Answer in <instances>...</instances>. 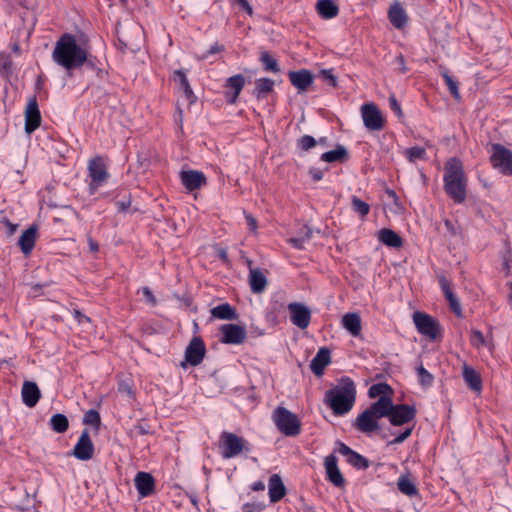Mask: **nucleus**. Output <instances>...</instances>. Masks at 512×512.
Segmentation results:
<instances>
[{
  "mask_svg": "<svg viewBox=\"0 0 512 512\" xmlns=\"http://www.w3.org/2000/svg\"><path fill=\"white\" fill-rule=\"evenodd\" d=\"M52 58L54 62L67 70L81 67L88 58L85 42L79 43L75 36L64 34L55 44Z\"/></svg>",
  "mask_w": 512,
  "mask_h": 512,
  "instance_id": "f257e3e1",
  "label": "nucleus"
},
{
  "mask_svg": "<svg viewBox=\"0 0 512 512\" xmlns=\"http://www.w3.org/2000/svg\"><path fill=\"white\" fill-rule=\"evenodd\" d=\"M356 400V387L353 380L344 377L340 382L325 394L324 401L338 416L347 414L354 406Z\"/></svg>",
  "mask_w": 512,
  "mask_h": 512,
  "instance_id": "f03ea898",
  "label": "nucleus"
},
{
  "mask_svg": "<svg viewBox=\"0 0 512 512\" xmlns=\"http://www.w3.org/2000/svg\"><path fill=\"white\" fill-rule=\"evenodd\" d=\"M444 187L446 193L456 202L462 203L466 198V177L462 162L451 158L445 165Z\"/></svg>",
  "mask_w": 512,
  "mask_h": 512,
  "instance_id": "7ed1b4c3",
  "label": "nucleus"
},
{
  "mask_svg": "<svg viewBox=\"0 0 512 512\" xmlns=\"http://www.w3.org/2000/svg\"><path fill=\"white\" fill-rule=\"evenodd\" d=\"M277 429L285 436H297L301 432V421L296 414L284 407H277L272 414Z\"/></svg>",
  "mask_w": 512,
  "mask_h": 512,
  "instance_id": "20e7f679",
  "label": "nucleus"
},
{
  "mask_svg": "<svg viewBox=\"0 0 512 512\" xmlns=\"http://www.w3.org/2000/svg\"><path fill=\"white\" fill-rule=\"evenodd\" d=\"M219 449L224 459L237 457L243 451H249L248 442L231 432H223L219 439Z\"/></svg>",
  "mask_w": 512,
  "mask_h": 512,
  "instance_id": "39448f33",
  "label": "nucleus"
},
{
  "mask_svg": "<svg viewBox=\"0 0 512 512\" xmlns=\"http://www.w3.org/2000/svg\"><path fill=\"white\" fill-rule=\"evenodd\" d=\"M88 176L90 178L89 193L94 194L99 187L105 184L109 178V173L105 161L102 157H95L88 162Z\"/></svg>",
  "mask_w": 512,
  "mask_h": 512,
  "instance_id": "423d86ee",
  "label": "nucleus"
},
{
  "mask_svg": "<svg viewBox=\"0 0 512 512\" xmlns=\"http://www.w3.org/2000/svg\"><path fill=\"white\" fill-rule=\"evenodd\" d=\"M492 166L500 173L512 176V151L500 144L492 145L491 157Z\"/></svg>",
  "mask_w": 512,
  "mask_h": 512,
  "instance_id": "0eeeda50",
  "label": "nucleus"
},
{
  "mask_svg": "<svg viewBox=\"0 0 512 512\" xmlns=\"http://www.w3.org/2000/svg\"><path fill=\"white\" fill-rule=\"evenodd\" d=\"M413 322L418 332L430 340H435L441 334V327L439 323L431 316L422 313L415 312L413 314Z\"/></svg>",
  "mask_w": 512,
  "mask_h": 512,
  "instance_id": "6e6552de",
  "label": "nucleus"
},
{
  "mask_svg": "<svg viewBox=\"0 0 512 512\" xmlns=\"http://www.w3.org/2000/svg\"><path fill=\"white\" fill-rule=\"evenodd\" d=\"M361 117L364 126L370 131H380L385 124V118L381 111L373 103H366L361 106Z\"/></svg>",
  "mask_w": 512,
  "mask_h": 512,
  "instance_id": "1a4fd4ad",
  "label": "nucleus"
},
{
  "mask_svg": "<svg viewBox=\"0 0 512 512\" xmlns=\"http://www.w3.org/2000/svg\"><path fill=\"white\" fill-rule=\"evenodd\" d=\"M290 320L299 329H306L311 322V310L307 305L300 302H292L287 305Z\"/></svg>",
  "mask_w": 512,
  "mask_h": 512,
  "instance_id": "9d476101",
  "label": "nucleus"
},
{
  "mask_svg": "<svg viewBox=\"0 0 512 512\" xmlns=\"http://www.w3.org/2000/svg\"><path fill=\"white\" fill-rule=\"evenodd\" d=\"M220 341L224 344L240 345L246 339V329L237 324H223L220 327Z\"/></svg>",
  "mask_w": 512,
  "mask_h": 512,
  "instance_id": "9b49d317",
  "label": "nucleus"
},
{
  "mask_svg": "<svg viewBox=\"0 0 512 512\" xmlns=\"http://www.w3.org/2000/svg\"><path fill=\"white\" fill-rule=\"evenodd\" d=\"M416 415V410L413 406L401 404L394 405L389 415V421L394 426H400L411 422Z\"/></svg>",
  "mask_w": 512,
  "mask_h": 512,
  "instance_id": "f8f14e48",
  "label": "nucleus"
},
{
  "mask_svg": "<svg viewBox=\"0 0 512 512\" xmlns=\"http://www.w3.org/2000/svg\"><path fill=\"white\" fill-rule=\"evenodd\" d=\"M71 454L81 461H87L93 457L94 445L87 431L81 434Z\"/></svg>",
  "mask_w": 512,
  "mask_h": 512,
  "instance_id": "ddd939ff",
  "label": "nucleus"
},
{
  "mask_svg": "<svg viewBox=\"0 0 512 512\" xmlns=\"http://www.w3.org/2000/svg\"><path fill=\"white\" fill-rule=\"evenodd\" d=\"M41 123V115L36 99H31L25 110V131L27 134L34 132Z\"/></svg>",
  "mask_w": 512,
  "mask_h": 512,
  "instance_id": "4468645a",
  "label": "nucleus"
},
{
  "mask_svg": "<svg viewBox=\"0 0 512 512\" xmlns=\"http://www.w3.org/2000/svg\"><path fill=\"white\" fill-rule=\"evenodd\" d=\"M205 345L200 338H193L185 351V360L192 366L201 363L205 355Z\"/></svg>",
  "mask_w": 512,
  "mask_h": 512,
  "instance_id": "2eb2a0df",
  "label": "nucleus"
},
{
  "mask_svg": "<svg viewBox=\"0 0 512 512\" xmlns=\"http://www.w3.org/2000/svg\"><path fill=\"white\" fill-rule=\"evenodd\" d=\"M180 178L183 186L189 191L199 189L206 184L204 173L197 170L182 171Z\"/></svg>",
  "mask_w": 512,
  "mask_h": 512,
  "instance_id": "dca6fc26",
  "label": "nucleus"
},
{
  "mask_svg": "<svg viewBox=\"0 0 512 512\" xmlns=\"http://www.w3.org/2000/svg\"><path fill=\"white\" fill-rule=\"evenodd\" d=\"M378 420L369 409H366L356 418L355 427L363 433H371L379 429Z\"/></svg>",
  "mask_w": 512,
  "mask_h": 512,
  "instance_id": "f3484780",
  "label": "nucleus"
},
{
  "mask_svg": "<svg viewBox=\"0 0 512 512\" xmlns=\"http://www.w3.org/2000/svg\"><path fill=\"white\" fill-rule=\"evenodd\" d=\"M135 487L139 495L144 498L153 494L155 482L151 474L147 472H138L134 479Z\"/></svg>",
  "mask_w": 512,
  "mask_h": 512,
  "instance_id": "a211bd4d",
  "label": "nucleus"
},
{
  "mask_svg": "<svg viewBox=\"0 0 512 512\" xmlns=\"http://www.w3.org/2000/svg\"><path fill=\"white\" fill-rule=\"evenodd\" d=\"M326 477L335 486L341 487L344 484V478L337 465V458L334 455H328L324 461Z\"/></svg>",
  "mask_w": 512,
  "mask_h": 512,
  "instance_id": "6ab92c4d",
  "label": "nucleus"
},
{
  "mask_svg": "<svg viewBox=\"0 0 512 512\" xmlns=\"http://www.w3.org/2000/svg\"><path fill=\"white\" fill-rule=\"evenodd\" d=\"M268 494L272 503L280 501L285 496L286 488L278 474H273L270 477L268 483Z\"/></svg>",
  "mask_w": 512,
  "mask_h": 512,
  "instance_id": "aec40b11",
  "label": "nucleus"
},
{
  "mask_svg": "<svg viewBox=\"0 0 512 512\" xmlns=\"http://www.w3.org/2000/svg\"><path fill=\"white\" fill-rule=\"evenodd\" d=\"M289 79L299 91H305L313 83V75L309 70L302 69L289 73Z\"/></svg>",
  "mask_w": 512,
  "mask_h": 512,
  "instance_id": "412c9836",
  "label": "nucleus"
},
{
  "mask_svg": "<svg viewBox=\"0 0 512 512\" xmlns=\"http://www.w3.org/2000/svg\"><path fill=\"white\" fill-rule=\"evenodd\" d=\"M21 396L27 407H34L40 399V390L36 383L26 381L22 386Z\"/></svg>",
  "mask_w": 512,
  "mask_h": 512,
  "instance_id": "4be33fe9",
  "label": "nucleus"
},
{
  "mask_svg": "<svg viewBox=\"0 0 512 512\" xmlns=\"http://www.w3.org/2000/svg\"><path fill=\"white\" fill-rule=\"evenodd\" d=\"M388 18L391 24L397 29L403 28L408 20L407 13L399 2H394L390 6L388 11Z\"/></svg>",
  "mask_w": 512,
  "mask_h": 512,
  "instance_id": "5701e85b",
  "label": "nucleus"
},
{
  "mask_svg": "<svg viewBox=\"0 0 512 512\" xmlns=\"http://www.w3.org/2000/svg\"><path fill=\"white\" fill-rule=\"evenodd\" d=\"M342 327L352 336L357 337L362 330L361 317L358 313L350 312L343 315L341 320Z\"/></svg>",
  "mask_w": 512,
  "mask_h": 512,
  "instance_id": "b1692460",
  "label": "nucleus"
},
{
  "mask_svg": "<svg viewBox=\"0 0 512 512\" xmlns=\"http://www.w3.org/2000/svg\"><path fill=\"white\" fill-rule=\"evenodd\" d=\"M329 363L330 351L326 348H320L315 357L311 360L310 368L315 375L321 376L324 372L325 367Z\"/></svg>",
  "mask_w": 512,
  "mask_h": 512,
  "instance_id": "393cba45",
  "label": "nucleus"
},
{
  "mask_svg": "<svg viewBox=\"0 0 512 512\" xmlns=\"http://www.w3.org/2000/svg\"><path fill=\"white\" fill-rule=\"evenodd\" d=\"M393 408L391 397H383L374 402L368 409L378 418L388 417Z\"/></svg>",
  "mask_w": 512,
  "mask_h": 512,
  "instance_id": "a878e982",
  "label": "nucleus"
},
{
  "mask_svg": "<svg viewBox=\"0 0 512 512\" xmlns=\"http://www.w3.org/2000/svg\"><path fill=\"white\" fill-rule=\"evenodd\" d=\"M439 285H440L446 299L448 300L451 309L458 316H460L461 315V305L451 289L450 282L446 279V277L441 276V277H439Z\"/></svg>",
  "mask_w": 512,
  "mask_h": 512,
  "instance_id": "bb28decb",
  "label": "nucleus"
},
{
  "mask_svg": "<svg viewBox=\"0 0 512 512\" xmlns=\"http://www.w3.org/2000/svg\"><path fill=\"white\" fill-rule=\"evenodd\" d=\"M36 236H37V229L35 226L29 227L21 234V236L19 238V246L21 248V251L25 255L30 254L32 249L34 248Z\"/></svg>",
  "mask_w": 512,
  "mask_h": 512,
  "instance_id": "cd10ccee",
  "label": "nucleus"
},
{
  "mask_svg": "<svg viewBox=\"0 0 512 512\" xmlns=\"http://www.w3.org/2000/svg\"><path fill=\"white\" fill-rule=\"evenodd\" d=\"M339 452L347 457V461L357 467L359 469H366L369 466V463L366 458L358 454L357 452L350 449L348 446L341 444L339 448Z\"/></svg>",
  "mask_w": 512,
  "mask_h": 512,
  "instance_id": "c85d7f7f",
  "label": "nucleus"
},
{
  "mask_svg": "<svg viewBox=\"0 0 512 512\" xmlns=\"http://www.w3.org/2000/svg\"><path fill=\"white\" fill-rule=\"evenodd\" d=\"M316 10L324 19H332L339 13V8L333 0H318Z\"/></svg>",
  "mask_w": 512,
  "mask_h": 512,
  "instance_id": "c756f323",
  "label": "nucleus"
},
{
  "mask_svg": "<svg viewBox=\"0 0 512 512\" xmlns=\"http://www.w3.org/2000/svg\"><path fill=\"white\" fill-rule=\"evenodd\" d=\"M249 284L254 293H262L267 286V278L259 269H250Z\"/></svg>",
  "mask_w": 512,
  "mask_h": 512,
  "instance_id": "7c9ffc66",
  "label": "nucleus"
},
{
  "mask_svg": "<svg viewBox=\"0 0 512 512\" xmlns=\"http://www.w3.org/2000/svg\"><path fill=\"white\" fill-rule=\"evenodd\" d=\"M377 237L382 244L388 247L399 248L402 246L401 237L391 229H381L378 232Z\"/></svg>",
  "mask_w": 512,
  "mask_h": 512,
  "instance_id": "2f4dec72",
  "label": "nucleus"
},
{
  "mask_svg": "<svg viewBox=\"0 0 512 512\" xmlns=\"http://www.w3.org/2000/svg\"><path fill=\"white\" fill-rule=\"evenodd\" d=\"M463 378L467 385L476 392L482 389V381L479 373L468 365L463 366Z\"/></svg>",
  "mask_w": 512,
  "mask_h": 512,
  "instance_id": "473e14b6",
  "label": "nucleus"
},
{
  "mask_svg": "<svg viewBox=\"0 0 512 512\" xmlns=\"http://www.w3.org/2000/svg\"><path fill=\"white\" fill-rule=\"evenodd\" d=\"M397 487L401 493L410 497L418 493L415 481L409 473L403 474L398 478Z\"/></svg>",
  "mask_w": 512,
  "mask_h": 512,
  "instance_id": "72a5a7b5",
  "label": "nucleus"
},
{
  "mask_svg": "<svg viewBox=\"0 0 512 512\" xmlns=\"http://www.w3.org/2000/svg\"><path fill=\"white\" fill-rule=\"evenodd\" d=\"M348 159V151L342 146L338 145L334 150L327 151L321 155V160L327 163L345 162Z\"/></svg>",
  "mask_w": 512,
  "mask_h": 512,
  "instance_id": "f704fd0d",
  "label": "nucleus"
},
{
  "mask_svg": "<svg viewBox=\"0 0 512 512\" xmlns=\"http://www.w3.org/2000/svg\"><path fill=\"white\" fill-rule=\"evenodd\" d=\"M286 307V294L281 291L274 293L270 300V315L272 319L276 320L277 316L283 312Z\"/></svg>",
  "mask_w": 512,
  "mask_h": 512,
  "instance_id": "c9c22d12",
  "label": "nucleus"
},
{
  "mask_svg": "<svg viewBox=\"0 0 512 512\" xmlns=\"http://www.w3.org/2000/svg\"><path fill=\"white\" fill-rule=\"evenodd\" d=\"M470 343L472 346H474L477 349L486 348L490 352H492L493 347H494L492 338L485 337L484 334L480 330H477V329H473L471 331Z\"/></svg>",
  "mask_w": 512,
  "mask_h": 512,
  "instance_id": "e433bc0d",
  "label": "nucleus"
},
{
  "mask_svg": "<svg viewBox=\"0 0 512 512\" xmlns=\"http://www.w3.org/2000/svg\"><path fill=\"white\" fill-rule=\"evenodd\" d=\"M211 315L221 320H234L237 318L235 310L228 303L218 305L211 309Z\"/></svg>",
  "mask_w": 512,
  "mask_h": 512,
  "instance_id": "4c0bfd02",
  "label": "nucleus"
},
{
  "mask_svg": "<svg viewBox=\"0 0 512 512\" xmlns=\"http://www.w3.org/2000/svg\"><path fill=\"white\" fill-rule=\"evenodd\" d=\"M244 84H245V79L242 75L238 74V75H234L232 77H229L227 79V86L231 89H233V94L232 96L229 98V102L230 103H235L241 90L243 89L244 87Z\"/></svg>",
  "mask_w": 512,
  "mask_h": 512,
  "instance_id": "58836bf2",
  "label": "nucleus"
},
{
  "mask_svg": "<svg viewBox=\"0 0 512 512\" xmlns=\"http://www.w3.org/2000/svg\"><path fill=\"white\" fill-rule=\"evenodd\" d=\"M391 387L386 383H377L372 385L368 390V395L370 398H378L382 399L383 397H391L392 395Z\"/></svg>",
  "mask_w": 512,
  "mask_h": 512,
  "instance_id": "ea45409f",
  "label": "nucleus"
},
{
  "mask_svg": "<svg viewBox=\"0 0 512 512\" xmlns=\"http://www.w3.org/2000/svg\"><path fill=\"white\" fill-rule=\"evenodd\" d=\"M274 81L269 78H259L255 82V95L263 98L273 90Z\"/></svg>",
  "mask_w": 512,
  "mask_h": 512,
  "instance_id": "a19ab883",
  "label": "nucleus"
},
{
  "mask_svg": "<svg viewBox=\"0 0 512 512\" xmlns=\"http://www.w3.org/2000/svg\"><path fill=\"white\" fill-rule=\"evenodd\" d=\"M403 154L409 162H416L426 158V151L423 147L420 146L407 148L403 151Z\"/></svg>",
  "mask_w": 512,
  "mask_h": 512,
  "instance_id": "79ce46f5",
  "label": "nucleus"
},
{
  "mask_svg": "<svg viewBox=\"0 0 512 512\" xmlns=\"http://www.w3.org/2000/svg\"><path fill=\"white\" fill-rule=\"evenodd\" d=\"M54 431L63 433L68 429V420L63 414H55L50 419Z\"/></svg>",
  "mask_w": 512,
  "mask_h": 512,
  "instance_id": "37998d69",
  "label": "nucleus"
},
{
  "mask_svg": "<svg viewBox=\"0 0 512 512\" xmlns=\"http://www.w3.org/2000/svg\"><path fill=\"white\" fill-rule=\"evenodd\" d=\"M260 61L263 64L266 71H271L274 73L279 72V66L277 60L273 58L269 53L263 52L260 56Z\"/></svg>",
  "mask_w": 512,
  "mask_h": 512,
  "instance_id": "c03bdc74",
  "label": "nucleus"
},
{
  "mask_svg": "<svg viewBox=\"0 0 512 512\" xmlns=\"http://www.w3.org/2000/svg\"><path fill=\"white\" fill-rule=\"evenodd\" d=\"M446 85L448 86L449 91L454 96L455 99H460V93L458 90V83L455 81L447 71H443L441 73Z\"/></svg>",
  "mask_w": 512,
  "mask_h": 512,
  "instance_id": "a18cd8bd",
  "label": "nucleus"
},
{
  "mask_svg": "<svg viewBox=\"0 0 512 512\" xmlns=\"http://www.w3.org/2000/svg\"><path fill=\"white\" fill-rule=\"evenodd\" d=\"M352 208L361 216L367 215L370 210L369 205L357 197H353L352 199Z\"/></svg>",
  "mask_w": 512,
  "mask_h": 512,
  "instance_id": "49530a36",
  "label": "nucleus"
},
{
  "mask_svg": "<svg viewBox=\"0 0 512 512\" xmlns=\"http://www.w3.org/2000/svg\"><path fill=\"white\" fill-rule=\"evenodd\" d=\"M417 375L422 386H431L433 376L422 365L417 368Z\"/></svg>",
  "mask_w": 512,
  "mask_h": 512,
  "instance_id": "de8ad7c7",
  "label": "nucleus"
},
{
  "mask_svg": "<svg viewBox=\"0 0 512 512\" xmlns=\"http://www.w3.org/2000/svg\"><path fill=\"white\" fill-rule=\"evenodd\" d=\"M84 422L86 424L98 426L100 424V416L96 410H89L84 415Z\"/></svg>",
  "mask_w": 512,
  "mask_h": 512,
  "instance_id": "09e8293b",
  "label": "nucleus"
},
{
  "mask_svg": "<svg viewBox=\"0 0 512 512\" xmlns=\"http://www.w3.org/2000/svg\"><path fill=\"white\" fill-rule=\"evenodd\" d=\"M315 144H316L315 139L312 136H310V135H304L298 141L299 147L302 150H305V151H307V150L311 149L312 147H314Z\"/></svg>",
  "mask_w": 512,
  "mask_h": 512,
  "instance_id": "8fccbe9b",
  "label": "nucleus"
},
{
  "mask_svg": "<svg viewBox=\"0 0 512 512\" xmlns=\"http://www.w3.org/2000/svg\"><path fill=\"white\" fill-rule=\"evenodd\" d=\"M181 91H182V97L184 98V100L187 102L188 105H191L192 103L195 102L196 97L192 91L190 84L181 88Z\"/></svg>",
  "mask_w": 512,
  "mask_h": 512,
  "instance_id": "3c124183",
  "label": "nucleus"
},
{
  "mask_svg": "<svg viewBox=\"0 0 512 512\" xmlns=\"http://www.w3.org/2000/svg\"><path fill=\"white\" fill-rule=\"evenodd\" d=\"M0 70L4 73H9L11 71V60L7 54H0Z\"/></svg>",
  "mask_w": 512,
  "mask_h": 512,
  "instance_id": "603ef678",
  "label": "nucleus"
},
{
  "mask_svg": "<svg viewBox=\"0 0 512 512\" xmlns=\"http://www.w3.org/2000/svg\"><path fill=\"white\" fill-rule=\"evenodd\" d=\"M174 80L179 83L180 89L189 85L186 73L182 70L174 72Z\"/></svg>",
  "mask_w": 512,
  "mask_h": 512,
  "instance_id": "864d4df0",
  "label": "nucleus"
},
{
  "mask_svg": "<svg viewBox=\"0 0 512 512\" xmlns=\"http://www.w3.org/2000/svg\"><path fill=\"white\" fill-rule=\"evenodd\" d=\"M413 428H406L402 433L397 435L393 440L389 442V444H400L405 441L412 433Z\"/></svg>",
  "mask_w": 512,
  "mask_h": 512,
  "instance_id": "5fc2aeb1",
  "label": "nucleus"
},
{
  "mask_svg": "<svg viewBox=\"0 0 512 512\" xmlns=\"http://www.w3.org/2000/svg\"><path fill=\"white\" fill-rule=\"evenodd\" d=\"M140 292L142 293V295L144 296V299L145 301L154 306L156 304V299L153 295V292L148 288V287H142L140 289Z\"/></svg>",
  "mask_w": 512,
  "mask_h": 512,
  "instance_id": "6e6d98bb",
  "label": "nucleus"
},
{
  "mask_svg": "<svg viewBox=\"0 0 512 512\" xmlns=\"http://www.w3.org/2000/svg\"><path fill=\"white\" fill-rule=\"evenodd\" d=\"M116 207H117V210L119 212H126L130 205H131V200L130 198H127V199H124V200H120V201H117L115 203Z\"/></svg>",
  "mask_w": 512,
  "mask_h": 512,
  "instance_id": "4d7b16f0",
  "label": "nucleus"
},
{
  "mask_svg": "<svg viewBox=\"0 0 512 512\" xmlns=\"http://www.w3.org/2000/svg\"><path fill=\"white\" fill-rule=\"evenodd\" d=\"M262 508L263 507L259 504L246 503L243 505V512H259Z\"/></svg>",
  "mask_w": 512,
  "mask_h": 512,
  "instance_id": "13d9d810",
  "label": "nucleus"
},
{
  "mask_svg": "<svg viewBox=\"0 0 512 512\" xmlns=\"http://www.w3.org/2000/svg\"><path fill=\"white\" fill-rule=\"evenodd\" d=\"M309 175L314 181H320L323 178V172L318 168H311Z\"/></svg>",
  "mask_w": 512,
  "mask_h": 512,
  "instance_id": "bf43d9fd",
  "label": "nucleus"
},
{
  "mask_svg": "<svg viewBox=\"0 0 512 512\" xmlns=\"http://www.w3.org/2000/svg\"><path fill=\"white\" fill-rule=\"evenodd\" d=\"M224 49L222 45H219L218 43L213 44L210 49L205 53L202 58H207L210 54H215L218 52H221Z\"/></svg>",
  "mask_w": 512,
  "mask_h": 512,
  "instance_id": "052dcab7",
  "label": "nucleus"
},
{
  "mask_svg": "<svg viewBox=\"0 0 512 512\" xmlns=\"http://www.w3.org/2000/svg\"><path fill=\"white\" fill-rule=\"evenodd\" d=\"M239 4L249 15H252L253 10L247 0H232Z\"/></svg>",
  "mask_w": 512,
  "mask_h": 512,
  "instance_id": "680f3d73",
  "label": "nucleus"
},
{
  "mask_svg": "<svg viewBox=\"0 0 512 512\" xmlns=\"http://www.w3.org/2000/svg\"><path fill=\"white\" fill-rule=\"evenodd\" d=\"M245 218H246V222H247L249 229L251 231L255 232L257 229V222H256L255 218L249 214H247L245 216Z\"/></svg>",
  "mask_w": 512,
  "mask_h": 512,
  "instance_id": "e2e57ef3",
  "label": "nucleus"
},
{
  "mask_svg": "<svg viewBox=\"0 0 512 512\" xmlns=\"http://www.w3.org/2000/svg\"><path fill=\"white\" fill-rule=\"evenodd\" d=\"M322 76L325 80H328L331 83V85H333V86L336 85V77L331 73V71L323 70Z\"/></svg>",
  "mask_w": 512,
  "mask_h": 512,
  "instance_id": "0e129e2a",
  "label": "nucleus"
},
{
  "mask_svg": "<svg viewBox=\"0 0 512 512\" xmlns=\"http://www.w3.org/2000/svg\"><path fill=\"white\" fill-rule=\"evenodd\" d=\"M389 102L392 110H394L398 115H401V108L396 98L394 96L390 97Z\"/></svg>",
  "mask_w": 512,
  "mask_h": 512,
  "instance_id": "69168bd1",
  "label": "nucleus"
},
{
  "mask_svg": "<svg viewBox=\"0 0 512 512\" xmlns=\"http://www.w3.org/2000/svg\"><path fill=\"white\" fill-rule=\"evenodd\" d=\"M74 317L75 319L80 323V324H83L84 322H89L90 319L85 316L84 314H82L80 311L78 310H75L74 311Z\"/></svg>",
  "mask_w": 512,
  "mask_h": 512,
  "instance_id": "338daca9",
  "label": "nucleus"
},
{
  "mask_svg": "<svg viewBox=\"0 0 512 512\" xmlns=\"http://www.w3.org/2000/svg\"><path fill=\"white\" fill-rule=\"evenodd\" d=\"M504 265L507 272H510L512 270V255H509L507 258H505Z\"/></svg>",
  "mask_w": 512,
  "mask_h": 512,
  "instance_id": "774afa93",
  "label": "nucleus"
}]
</instances>
